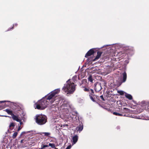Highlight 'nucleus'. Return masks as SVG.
Here are the masks:
<instances>
[{
  "mask_svg": "<svg viewBox=\"0 0 149 149\" xmlns=\"http://www.w3.org/2000/svg\"><path fill=\"white\" fill-rule=\"evenodd\" d=\"M76 85L72 82H71L70 79L67 81L62 88L63 91L67 94L73 93L75 90Z\"/></svg>",
  "mask_w": 149,
  "mask_h": 149,
  "instance_id": "obj_1",
  "label": "nucleus"
},
{
  "mask_svg": "<svg viewBox=\"0 0 149 149\" xmlns=\"http://www.w3.org/2000/svg\"><path fill=\"white\" fill-rule=\"evenodd\" d=\"M47 95L45 96L35 104L34 107L35 109L40 110H43L46 108L47 105L50 102V101L47 99Z\"/></svg>",
  "mask_w": 149,
  "mask_h": 149,
  "instance_id": "obj_2",
  "label": "nucleus"
},
{
  "mask_svg": "<svg viewBox=\"0 0 149 149\" xmlns=\"http://www.w3.org/2000/svg\"><path fill=\"white\" fill-rule=\"evenodd\" d=\"M35 118L36 123L40 125L45 124L47 121V118L44 115H36Z\"/></svg>",
  "mask_w": 149,
  "mask_h": 149,
  "instance_id": "obj_3",
  "label": "nucleus"
},
{
  "mask_svg": "<svg viewBox=\"0 0 149 149\" xmlns=\"http://www.w3.org/2000/svg\"><path fill=\"white\" fill-rule=\"evenodd\" d=\"M60 109L61 110L66 109L69 112L70 110L73 109V107L70 104V102L67 101H64L63 102H61L60 104Z\"/></svg>",
  "mask_w": 149,
  "mask_h": 149,
  "instance_id": "obj_4",
  "label": "nucleus"
},
{
  "mask_svg": "<svg viewBox=\"0 0 149 149\" xmlns=\"http://www.w3.org/2000/svg\"><path fill=\"white\" fill-rule=\"evenodd\" d=\"M60 91V89L59 88L57 89L52 91L50 93L47 95V99L50 101V103L51 104H52L56 100L54 99L55 95L59 93Z\"/></svg>",
  "mask_w": 149,
  "mask_h": 149,
  "instance_id": "obj_5",
  "label": "nucleus"
},
{
  "mask_svg": "<svg viewBox=\"0 0 149 149\" xmlns=\"http://www.w3.org/2000/svg\"><path fill=\"white\" fill-rule=\"evenodd\" d=\"M141 107V110L139 113L141 112L143 109L149 111V102H146L144 101H142L140 104Z\"/></svg>",
  "mask_w": 149,
  "mask_h": 149,
  "instance_id": "obj_6",
  "label": "nucleus"
},
{
  "mask_svg": "<svg viewBox=\"0 0 149 149\" xmlns=\"http://www.w3.org/2000/svg\"><path fill=\"white\" fill-rule=\"evenodd\" d=\"M132 118L138 119H142L145 120L149 119H148V118L147 117V116L145 115H141L140 116H132Z\"/></svg>",
  "mask_w": 149,
  "mask_h": 149,
  "instance_id": "obj_7",
  "label": "nucleus"
},
{
  "mask_svg": "<svg viewBox=\"0 0 149 149\" xmlns=\"http://www.w3.org/2000/svg\"><path fill=\"white\" fill-rule=\"evenodd\" d=\"M102 89L101 85L100 83H97L95 85V89L96 92H99Z\"/></svg>",
  "mask_w": 149,
  "mask_h": 149,
  "instance_id": "obj_8",
  "label": "nucleus"
},
{
  "mask_svg": "<svg viewBox=\"0 0 149 149\" xmlns=\"http://www.w3.org/2000/svg\"><path fill=\"white\" fill-rule=\"evenodd\" d=\"M49 146H51L52 148H55V144L54 143H49L48 145H44L42 143L41 145V147L39 148V149H43L45 148L48 147Z\"/></svg>",
  "mask_w": 149,
  "mask_h": 149,
  "instance_id": "obj_9",
  "label": "nucleus"
},
{
  "mask_svg": "<svg viewBox=\"0 0 149 149\" xmlns=\"http://www.w3.org/2000/svg\"><path fill=\"white\" fill-rule=\"evenodd\" d=\"M78 139V136L77 135H75L72 138V144L73 145L77 142Z\"/></svg>",
  "mask_w": 149,
  "mask_h": 149,
  "instance_id": "obj_10",
  "label": "nucleus"
},
{
  "mask_svg": "<svg viewBox=\"0 0 149 149\" xmlns=\"http://www.w3.org/2000/svg\"><path fill=\"white\" fill-rule=\"evenodd\" d=\"M68 118L70 121H74L76 119V117L72 115L69 114L68 116Z\"/></svg>",
  "mask_w": 149,
  "mask_h": 149,
  "instance_id": "obj_11",
  "label": "nucleus"
},
{
  "mask_svg": "<svg viewBox=\"0 0 149 149\" xmlns=\"http://www.w3.org/2000/svg\"><path fill=\"white\" fill-rule=\"evenodd\" d=\"M94 51L91 49H90L86 54L85 57L86 58L88 57V56H90L94 54Z\"/></svg>",
  "mask_w": 149,
  "mask_h": 149,
  "instance_id": "obj_12",
  "label": "nucleus"
},
{
  "mask_svg": "<svg viewBox=\"0 0 149 149\" xmlns=\"http://www.w3.org/2000/svg\"><path fill=\"white\" fill-rule=\"evenodd\" d=\"M83 125L82 123L79 124L78 127L76 128V130L77 131H79L80 132H81L83 129Z\"/></svg>",
  "mask_w": 149,
  "mask_h": 149,
  "instance_id": "obj_13",
  "label": "nucleus"
},
{
  "mask_svg": "<svg viewBox=\"0 0 149 149\" xmlns=\"http://www.w3.org/2000/svg\"><path fill=\"white\" fill-rule=\"evenodd\" d=\"M123 79L122 81V82H125L127 78V74L125 72H124L123 73Z\"/></svg>",
  "mask_w": 149,
  "mask_h": 149,
  "instance_id": "obj_14",
  "label": "nucleus"
},
{
  "mask_svg": "<svg viewBox=\"0 0 149 149\" xmlns=\"http://www.w3.org/2000/svg\"><path fill=\"white\" fill-rule=\"evenodd\" d=\"M4 111L6 112L8 114L11 115V116L13 114L12 111L10 109H6L4 110Z\"/></svg>",
  "mask_w": 149,
  "mask_h": 149,
  "instance_id": "obj_15",
  "label": "nucleus"
},
{
  "mask_svg": "<svg viewBox=\"0 0 149 149\" xmlns=\"http://www.w3.org/2000/svg\"><path fill=\"white\" fill-rule=\"evenodd\" d=\"M13 119L17 122H20V120L19 119L18 117L15 115L14 114L12 116Z\"/></svg>",
  "mask_w": 149,
  "mask_h": 149,
  "instance_id": "obj_16",
  "label": "nucleus"
},
{
  "mask_svg": "<svg viewBox=\"0 0 149 149\" xmlns=\"http://www.w3.org/2000/svg\"><path fill=\"white\" fill-rule=\"evenodd\" d=\"M125 96L130 100H132V97L130 94L125 93Z\"/></svg>",
  "mask_w": 149,
  "mask_h": 149,
  "instance_id": "obj_17",
  "label": "nucleus"
},
{
  "mask_svg": "<svg viewBox=\"0 0 149 149\" xmlns=\"http://www.w3.org/2000/svg\"><path fill=\"white\" fill-rule=\"evenodd\" d=\"M102 54V52H97V56H96L95 59H94V61H95L96 60H97L98 59H99V58L101 56Z\"/></svg>",
  "mask_w": 149,
  "mask_h": 149,
  "instance_id": "obj_18",
  "label": "nucleus"
},
{
  "mask_svg": "<svg viewBox=\"0 0 149 149\" xmlns=\"http://www.w3.org/2000/svg\"><path fill=\"white\" fill-rule=\"evenodd\" d=\"M88 80L91 83L93 82V79H92V76L91 75L88 78Z\"/></svg>",
  "mask_w": 149,
  "mask_h": 149,
  "instance_id": "obj_19",
  "label": "nucleus"
},
{
  "mask_svg": "<svg viewBox=\"0 0 149 149\" xmlns=\"http://www.w3.org/2000/svg\"><path fill=\"white\" fill-rule=\"evenodd\" d=\"M117 92L121 95H123L124 94V93H125V92L122 91H118Z\"/></svg>",
  "mask_w": 149,
  "mask_h": 149,
  "instance_id": "obj_20",
  "label": "nucleus"
},
{
  "mask_svg": "<svg viewBox=\"0 0 149 149\" xmlns=\"http://www.w3.org/2000/svg\"><path fill=\"white\" fill-rule=\"evenodd\" d=\"M31 131H24L22 132L20 134V136H22V135L26 134H27L29 132H30Z\"/></svg>",
  "mask_w": 149,
  "mask_h": 149,
  "instance_id": "obj_21",
  "label": "nucleus"
},
{
  "mask_svg": "<svg viewBox=\"0 0 149 149\" xmlns=\"http://www.w3.org/2000/svg\"><path fill=\"white\" fill-rule=\"evenodd\" d=\"M42 134L45 136H49L50 135V133L49 132H43Z\"/></svg>",
  "mask_w": 149,
  "mask_h": 149,
  "instance_id": "obj_22",
  "label": "nucleus"
},
{
  "mask_svg": "<svg viewBox=\"0 0 149 149\" xmlns=\"http://www.w3.org/2000/svg\"><path fill=\"white\" fill-rule=\"evenodd\" d=\"M113 114L116 115V116H123L122 114L120 113H118L116 112H113Z\"/></svg>",
  "mask_w": 149,
  "mask_h": 149,
  "instance_id": "obj_23",
  "label": "nucleus"
},
{
  "mask_svg": "<svg viewBox=\"0 0 149 149\" xmlns=\"http://www.w3.org/2000/svg\"><path fill=\"white\" fill-rule=\"evenodd\" d=\"M17 132H15L13 135L12 137L13 138H15L17 136Z\"/></svg>",
  "mask_w": 149,
  "mask_h": 149,
  "instance_id": "obj_24",
  "label": "nucleus"
},
{
  "mask_svg": "<svg viewBox=\"0 0 149 149\" xmlns=\"http://www.w3.org/2000/svg\"><path fill=\"white\" fill-rule=\"evenodd\" d=\"M90 93V95H93V94L94 93V91L92 89H90V91H89Z\"/></svg>",
  "mask_w": 149,
  "mask_h": 149,
  "instance_id": "obj_25",
  "label": "nucleus"
},
{
  "mask_svg": "<svg viewBox=\"0 0 149 149\" xmlns=\"http://www.w3.org/2000/svg\"><path fill=\"white\" fill-rule=\"evenodd\" d=\"M93 95H89V96L90 97V99L93 101L95 102V101L94 98H93Z\"/></svg>",
  "mask_w": 149,
  "mask_h": 149,
  "instance_id": "obj_26",
  "label": "nucleus"
},
{
  "mask_svg": "<svg viewBox=\"0 0 149 149\" xmlns=\"http://www.w3.org/2000/svg\"><path fill=\"white\" fill-rule=\"evenodd\" d=\"M90 89L89 88H85L84 89V90L85 91L89 92L90 91Z\"/></svg>",
  "mask_w": 149,
  "mask_h": 149,
  "instance_id": "obj_27",
  "label": "nucleus"
},
{
  "mask_svg": "<svg viewBox=\"0 0 149 149\" xmlns=\"http://www.w3.org/2000/svg\"><path fill=\"white\" fill-rule=\"evenodd\" d=\"M14 126H15V124L13 123H11L9 125L10 127H14Z\"/></svg>",
  "mask_w": 149,
  "mask_h": 149,
  "instance_id": "obj_28",
  "label": "nucleus"
},
{
  "mask_svg": "<svg viewBox=\"0 0 149 149\" xmlns=\"http://www.w3.org/2000/svg\"><path fill=\"white\" fill-rule=\"evenodd\" d=\"M123 54L122 52H119L117 54L118 56H120L122 54Z\"/></svg>",
  "mask_w": 149,
  "mask_h": 149,
  "instance_id": "obj_29",
  "label": "nucleus"
},
{
  "mask_svg": "<svg viewBox=\"0 0 149 149\" xmlns=\"http://www.w3.org/2000/svg\"><path fill=\"white\" fill-rule=\"evenodd\" d=\"M77 78V76H74V77H73L72 79L73 80V81H75V80Z\"/></svg>",
  "mask_w": 149,
  "mask_h": 149,
  "instance_id": "obj_30",
  "label": "nucleus"
},
{
  "mask_svg": "<svg viewBox=\"0 0 149 149\" xmlns=\"http://www.w3.org/2000/svg\"><path fill=\"white\" fill-rule=\"evenodd\" d=\"M72 147V146L71 145H69L66 148V149H70Z\"/></svg>",
  "mask_w": 149,
  "mask_h": 149,
  "instance_id": "obj_31",
  "label": "nucleus"
},
{
  "mask_svg": "<svg viewBox=\"0 0 149 149\" xmlns=\"http://www.w3.org/2000/svg\"><path fill=\"white\" fill-rule=\"evenodd\" d=\"M100 98H101V99L103 101L104 100V97H103V96L102 95H101L100 96Z\"/></svg>",
  "mask_w": 149,
  "mask_h": 149,
  "instance_id": "obj_32",
  "label": "nucleus"
},
{
  "mask_svg": "<svg viewBox=\"0 0 149 149\" xmlns=\"http://www.w3.org/2000/svg\"><path fill=\"white\" fill-rule=\"evenodd\" d=\"M21 129V128L20 127H18V130H17V131H19Z\"/></svg>",
  "mask_w": 149,
  "mask_h": 149,
  "instance_id": "obj_33",
  "label": "nucleus"
},
{
  "mask_svg": "<svg viewBox=\"0 0 149 149\" xmlns=\"http://www.w3.org/2000/svg\"><path fill=\"white\" fill-rule=\"evenodd\" d=\"M24 139L20 141V143H23Z\"/></svg>",
  "mask_w": 149,
  "mask_h": 149,
  "instance_id": "obj_34",
  "label": "nucleus"
},
{
  "mask_svg": "<svg viewBox=\"0 0 149 149\" xmlns=\"http://www.w3.org/2000/svg\"><path fill=\"white\" fill-rule=\"evenodd\" d=\"M4 116V117H8V116Z\"/></svg>",
  "mask_w": 149,
  "mask_h": 149,
  "instance_id": "obj_35",
  "label": "nucleus"
},
{
  "mask_svg": "<svg viewBox=\"0 0 149 149\" xmlns=\"http://www.w3.org/2000/svg\"><path fill=\"white\" fill-rule=\"evenodd\" d=\"M64 126H66V127H67L68 126V124H65V125H64Z\"/></svg>",
  "mask_w": 149,
  "mask_h": 149,
  "instance_id": "obj_36",
  "label": "nucleus"
},
{
  "mask_svg": "<svg viewBox=\"0 0 149 149\" xmlns=\"http://www.w3.org/2000/svg\"><path fill=\"white\" fill-rule=\"evenodd\" d=\"M6 102V101H1V102L2 103V102Z\"/></svg>",
  "mask_w": 149,
  "mask_h": 149,
  "instance_id": "obj_37",
  "label": "nucleus"
},
{
  "mask_svg": "<svg viewBox=\"0 0 149 149\" xmlns=\"http://www.w3.org/2000/svg\"><path fill=\"white\" fill-rule=\"evenodd\" d=\"M124 109H125L126 110H127L128 109H127V108H124Z\"/></svg>",
  "mask_w": 149,
  "mask_h": 149,
  "instance_id": "obj_38",
  "label": "nucleus"
},
{
  "mask_svg": "<svg viewBox=\"0 0 149 149\" xmlns=\"http://www.w3.org/2000/svg\"><path fill=\"white\" fill-rule=\"evenodd\" d=\"M20 122V124L22 125V122H21V120H20V122Z\"/></svg>",
  "mask_w": 149,
  "mask_h": 149,
  "instance_id": "obj_39",
  "label": "nucleus"
},
{
  "mask_svg": "<svg viewBox=\"0 0 149 149\" xmlns=\"http://www.w3.org/2000/svg\"><path fill=\"white\" fill-rule=\"evenodd\" d=\"M13 26H14V25H15V26H17V24H13Z\"/></svg>",
  "mask_w": 149,
  "mask_h": 149,
  "instance_id": "obj_40",
  "label": "nucleus"
},
{
  "mask_svg": "<svg viewBox=\"0 0 149 149\" xmlns=\"http://www.w3.org/2000/svg\"><path fill=\"white\" fill-rule=\"evenodd\" d=\"M2 109V107H1L0 106V110L1 109Z\"/></svg>",
  "mask_w": 149,
  "mask_h": 149,
  "instance_id": "obj_41",
  "label": "nucleus"
},
{
  "mask_svg": "<svg viewBox=\"0 0 149 149\" xmlns=\"http://www.w3.org/2000/svg\"><path fill=\"white\" fill-rule=\"evenodd\" d=\"M13 27H12L11 29H13Z\"/></svg>",
  "mask_w": 149,
  "mask_h": 149,
  "instance_id": "obj_42",
  "label": "nucleus"
},
{
  "mask_svg": "<svg viewBox=\"0 0 149 149\" xmlns=\"http://www.w3.org/2000/svg\"><path fill=\"white\" fill-rule=\"evenodd\" d=\"M59 102H61V100H59Z\"/></svg>",
  "mask_w": 149,
  "mask_h": 149,
  "instance_id": "obj_43",
  "label": "nucleus"
},
{
  "mask_svg": "<svg viewBox=\"0 0 149 149\" xmlns=\"http://www.w3.org/2000/svg\"><path fill=\"white\" fill-rule=\"evenodd\" d=\"M66 113H68L67 112V111L66 112Z\"/></svg>",
  "mask_w": 149,
  "mask_h": 149,
  "instance_id": "obj_44",
  "label": "nucleus"
},
{
  "mask_svg": "<svg viewBox=\"0 0 149 149\" xmlns=\"http://www.w3.org/2000/svg\"><path fill=\"white\" fill-rule=\"evenodd\" d=\"M123 116H125V115H123Z\"/></svg>",
  "mask_w": 149,
  "mask_h": 149,
  "instance_id": "obj_45",
  "label": "nucleus"
},
{
  "mask_svg": "<svg viewBox=\"0 0 149 149\" xmlns=\"http://www.w3.org/2000/svg\"><path fill=\"white\" fill-rule=\"evenodd\" d=\"M0 116H1L0 115Z\"/></svg>",
  "mask_w": 149,
  "mask_h": 149,
  "instance_id": "obj_46",
  "label": "nucleus"
}]
</instances>
